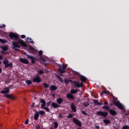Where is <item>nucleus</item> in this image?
Returning <instances> with one entry per match:
<instances>
[{"label": "nucleus", "instance_id": "1", "mask_svg": "<svg viewBox=\"0 0 129 129\" xmlns=\"http://www.w3.org/2000/svg\"><path fill=\"white\" fill-rule=\"evenodd\" d=\"M12 45L13 46L12 49L15 50V51H19V49L21 48V45H22L23 47H27V44L23 40H20L18 41H13L12 42Z\"/></svg>", "mask_w": 129, "mask_h": 129}, {"label": "nucleus", "instance_id": "41", "mask_svg": "<svg viewBox=\"0 0 129 129\" xmlns=\"http://www.w3.org/2000/svg\"><path fill=\"white\" fill-rule=\"evenodd\" d=\"M58 118H59V119H62V118H63V116H62V114L61 113L59 114Z\"/></svg>", "mask_w": 129, "mask_h": 129}, {"label": "nucleus", "instance_id": "27", "mask_svg": "<svg viewBox=\"0 0 129 129\" xmlns=\"http://www.w3.org/2000/svg\"><path fill=\"white\" fill-rule=\"evenodd\" d=\"M80 79L81 82H85V81H86V80H87V79L83 76H82L80 77Z\"/></svg>", "mask_w": 129, "mask_h": 129}, {"label": "nucleus", "instance_id": "49", "mask_svg": "<svg viewBox=\"0 0 129 129\" xmlns=\"http://www.w3.org/2000/svg\"><path fill=\"white\" fill-rule=\"evenodd\" d=\"M21 38L22 39H25L26 38V35H21Z\"/></svg>", "mask_w": 129, "mask_h": 129}, {"label": "nucleus", "instance_id": "58", "mask_svg": "<svg viewBox=\"0 0 129 129\" xmlns=\"http://www.w3.org/2000/svg\"><path fill=\"white\" fill-rule=\"evenodd\" d=\"M1 64H2V61H0V65H1Z\"/></svg>", "mask_w": 129, "mask_h": 129}, {"label": "nucleus", "instance_id": "43", "mask_svg": "<svg viewBox=\"0 0 129 129\" xmlns=\"http://www.w3.org/2000/svg\"><path fill=\"white\" fill-rule=\"evenodd\" d=\"M39 59L41 60V61H43V62H44V63H46V60H45V59H44L42 57H40V58H39Z\"/></svg>", "mask_w": 129, "mask_h": 129}, {"label": "nucleus", "instance_id": "34", "mask_svg": "<svg viewBox=\"0 0 129 129\" xmlns=\"http://www.w3.org/2000/svg\"><path fill=\"white\" fill-rule=\"evenodd\" d=\"M73 116H74V115L73 113H69L68 115V118H72Z\"/></svg>", "mask_w": 129, "mask_h": 129}, {"label": "nucleus", "instance_id": "28", "mask_svg": "<svg viewBox=\"0 0 129 129\" xmlns=\"http://www.w3.org/2000/svg\"><path fill=\"white\" fill-rule=\"evenodd\" d=\"M56 102L58 104H61V103H62V102H63V99H62V98H59L58 99H57L56 100Z\"/></svg>", "mask_w": 129, "mask_h": 129}, {"label": "nucleus", "instance_id": "33", "mask_svg": "<svg viewBox=\"0 0 129 129\" xmlns=\"http://www.w3.org/2000/svg\"><path fill=\"white\" fill-rule=\"evenodd\" d=\"M43 85L44 87V88H48L50 86V85L47 84L46 83H43Z\"/></svg>", "mask_w": 129, "mask_h": 129}, {"label": "nucleus", "instance_id": "37", "mask_svg": "<svg viewBox=\"0 0 129 129\" xmlns=\"http://www.w3.org/2000/svg\"><path fill=\"white\" fill-rule=\"evenodd\" d=\"M122 129H129V126L128 125H123L122 126Z\"/></svg>", "mask_w": 129, "mask_h": 129}, {"label": "nucleus", "instance_id": "40", "mask_svg": "<svg viewBox=\"0 0 129 129\" xmlns=\"http://www.w3.org/2000/svg\"><path fill=\"white\" fill-rule=\"evenodd\" d=\"M83 105H84L85 107H86L89 105V103L88 102L84 103Z\"/></svg>", "mask_w": 129, "mask_h": 129}, {"label": "nucleus", "instance_id": "23", "mask_svg": "<svg viewBox=\"0 0 129 129\" xmlns=\"http://www.w3.org/2000/svg\"><path fill=\"white\" fill-rule=\"evenodd\" d=\"M58 71L61 74H63V73H65L66 72V70H64L63 69H62V68H59L58 69Z\"/></svg>", "mask_w": 129, "mask_h": 129}, {"label": "nucleus", "instance_id": "7", "mask_svg": "<svg viewBox=\"0 0 129 129\" xmlns=\"http://www.w3.org/2000/svg\"><path fill=\"white\" fill-rule=\"evenodd\" d=\"M3 64L5 65V68H8V67H10V68H13V63L10 62L9 63V60L5 58L3 61Z\"/></svg>", "mask_w": 129, "mask_h": 129}, {"label": "nucleus", "instance_id": "56", "mask_svg": "<svg viewBox=\"0 0 129 129\" xmlns=\"http://www.w3.org/2000/svg\"><path fill=\"white\" fill-rule=\"evenodd\" d=\"M34 105H35V103H33V104H32V106H34Z\"/></svg>", "mask_w": 129, "mask_h": 129}, {"label": "nucleus", "instance_id": "55", "mask_svg": "<svg viewBox=\"0 0 129 129\" xmlns=\"http://www.w3.org/2000/svg\"><path fill=\"white\" fill-rule=\"evenodd\" d=\"M52 96H53V97H55V94H52Z\"/></svg>", "mask_w": 129, "mask_h": 129}, {"label": "nucleus", "instance_id": "53", "mask_svg": "<svg viewBox=\"0 0 129 129\" xmlns=\"http://www.w3.org/2000/svg\"><path fill=\"white\" fill-rule=\"evenodd\" d=\"M2 71H3V70H2V68H0V74L1 73H2Z\"/></svg>", "mask_w": 129, "mask_h": 129}, {"label": "nucleus", "instance_id": "36", "mask_svg": "<svg viewBox=\"0 0 129 129\" xmlns=\"http://www.w3.org/2000/svg\"><path fill=\"white\" fill-rule=\"evenodd\" d=\"M30 50H31V51H33V52H35V48H34V47H33L32 46H30L29 47Z\"/></svg>", "mask_w": 129, "mask_h": 129}, {"label": "nucleus", "instance_id": "35", "mask_svg": "<svg viewBox=\"0 0 129 129\" xmlns=\"http://www.w3.org/2000/svg\"><path fill=\"white\" fill-rule=\"evenodd\" d=\"M53 124H54V128H57V127H58V122H53Z\"/></svg>", "mask_w": 129, "mask_h": 129}, {"label": "nucleus", "instance_id": "13", "mask_svg": "<svg viewBox=\"0 0 129 129\" xmlns=\"http://www.w3.org/2000/svg\"><path fill=\"white\" fill-rule=\"evenodd\" d=\"M10 92V88L6 87L4 88V90L1 91L2 94H8Z\"/></svg>", "mask_w": 129, "mask_h": 129}, {"label": "nucleus", "instance_id": "8", "mask_svg": "<svg viewBox=\"0 0 129 129\" xmlns=\"http://www.w3.org/2000/svg\"><path fill=\"white\" fill-rule=\"evenodd\" d=\"M32 81L34 83H40L42 81V79L39 75H36L33 77Z\"/></svg>", "mask_w": 129, "mask_h": 129}, {"label": "nucleus", "instance_id": "48", "mask_svg": "<svg viewBox=\"0 0 129 129\" xmlns=\"http://www.w3.org/2000/svg\"><path fill=\"white\" fill-rule=\"evenodd\" d=\"M29 123V120L27 119L25 122V124H28Z\"/></svg>", "mask_w": 129, "mask_h": 129}, {"label": "nucleus", "instance_id": "18", "mask_svg": "<svg viewBox=\"0 0 129 129\" xmlns=\"http://www.w3.org/2000/svg\"><path fill=\"white\" fill-rule=\"evenodd\" d=\"M93 101L95 106L102 105V103L98 102V100H93Z\"/></svg>", "mask_w": 129, "mask_h": 129}, {"label": "nucleus", "instance_id": "54", "mask_svg": "<svg viewBox=\"0 0 129 129\" xmlns=\"http://www.w3.org/2000/svg\"><path fill=\"white\" fill-rule=\"evenodd\" d=\"M23 54L24 55H26V57H27V55H28V54H27V53H26V52H24Z\"/></svg>", "mask_w": 129, "mask_h": 129}, {"label": "nucleus", "instance_id": "26", "mask_svg": "<svg viewBox=\"0 0 129 129\" xmlns=\"http://www.w3.org/2000/svg\"><path fill=\"white\" fill-rule=\"evenodd\" d=\"M64 83H66V84H69L70 82H71L72 83H74V82H73V81H72V80H67V79L64 80Z\"/></svg>", "mask_w": 129, "mask_h": 129}, {"label": "nucleus", "instance_id": "59", "mask_svg": "<svg viewBox=\"0 0 129 129\" xmlns=\"http://www.w3.org/2000/svg\"><path fill=\"white\" fill-rule=\"evenodd\" d=\"M115 129H119V128H117V127H116Z\"/></svg>", "mask_w": 129, "mask_h": 129}, {"label": "nucleus", "instance_id": "20", "mask_svg": "<svg viewBox=\"0 0 129 129\" xmlns=\"http://www.w3.org/2000/svg\"><path fill=\"white\" fill-rule=\"evenodd\" d=\"M39 116H40L39 112L36 111V113L34 114V120H38V118H39Z\"/></svg>", "mask_w": 129, "mask_h": 129}, {"label": "nucleus", "instance_id": "29", "mask_svg": "<svg viewBox=\"0 0 129 129\" xmlns=\"http://www.w3.org/2000/svg\"><path fill=\"white\" fill-rule=\"evenodd\" d=\"M25 83H26L27 85H31V84H32V81L30 80H26L25 81Z\"/></svg>", "mask_w": 129, "mask_h": 129}, {"label": "nucleus", "instance_id": "50", "mask_svg": "<svg viewBox=\"0 0 129 129\" xmlns=\"http://www.w3.org/2000/svg\"><path fill=\"white\" fill-rule=\"evenodd\" d=\"M104 103L105 105H107L108 104V102H107V101H105V102H104Z\"/></svg>", "mask_w": 129, "mask_h": 129}, {"label": "nucleus", "instance_id": "12", "mask_svg": "<svg viewBox=\"0 0 129 129\" xmlns=\"http://www.w3.org/2000/svg\"><path fill=\"white\" fill-rule=\"evenodd\" d=\"M26 57H27L28 59H30L31 60V63L32 64H35V62L36 61H38L35 58V57L32 56L30 55H26Z\"/></svg>", "mask_w": 129, "mask_h": 129}, {"label": "nucleus", "instance_id": "47", "mask_svg": "<svg viewBox=\"0 0 129 129\" xmlns=\"http://www.w3.org/2000/svg\"><path fill=\"white\" fill-rule=\"evenodd\" d=\"M62 68L63 70L66 69V68H67V67H66V66H65V64H62Z\"/></svg>", "mask_w": 129, "mask_h": 129}, {"label": "nucleus", "instance_id": "6", "mask_svg": "<svg viewBox=\"0 0 129 129\" xmlns=\"http://www.w3.org/2000/svg\"><path fill=\"white\" fill-rule=\"evenodd\" d=\"M9 38L10 40H15L17 41L19 39V35L17 34H15L14 32H10L9 34Z\"/></svg>", "mask_w": 129, "mask_h": 129}, {"label": "nucleus", "instance_id": "2", "mask_svg": "<svg viewBox=\"0 0 129 129\" xmlns=\"http://www.w3.org/2000/svg\"><path fill=\"white\" fill-rule=\"evenodd\" d=\"M113 98V104L115 106H117L119 108V109H121V110H123L124 107L123 105L120 103L119 101H117V98H115L114 96H112Z\"/></svg>", "mask_w": 129, "mask_h": 129}, {"label": "nucleus", "instance_id": "45", "mask_svg": "<svg viewBox=\"0 0 129 129\" xmlns=\"http://www.w3.org/2000/svg\"><path fill=\"white\" fill-rule=\"evenodd\" d=\"M2 28H6V25L5 24H3V25H0V29H2Z\"/></svg>", "mask_w": 129, "mask_h": 129}, {"label": "nucleus", "instance_id": "44", "mask_svg": "<svg viewBox=\"0 0 129 129\" xmlns=\"http://www.w3.org/2000/svg\"><path fill=\"white\" fill-rule=\"evenodd\" d=\"M82 114H84L85 115H87V113H86V112H85V111H82Z\"/></svg>", "mask_w": 129, "mask_h": 129}, {"label": "nucleus", "instance_id": "51", "mask_svg": "<svg viewBox=\"0 0 129 129\" xmlns=\"http://www.w3.org/2000/svg\"><path fill=\"white\" fill-rule=\"evenodd\" d=\"M96 128L97 129H99V125H97L95 126Z\"/></svg>", "mask_w": 129, "mask_h": 129}, {"label": "nucleus", "instance_id": "14", "mask_svg": "<svg viewBox=\"0 0 129 129\" xmlns=\"http://www.w3.org/2000/svg\"><path fill=\"white\" fill-rule=\"evenodd\" d=\"M20 61L21 62V63H24V64H29V63H30L29 60H28V59L26 58H20Z\"/></svg>", "mask_w": 129, "mask_h": 129}, {"label": "nucleus", "instance_id": "22", "mask_svg": "<svg viewBox=\"0 0 129 129\" xmlns=\"http://www.w3.org/2000/svg\"><path fill=\"white\" fill-rule=\"evenodd\" d=\"M28 41H30V43H31V44H35V42H34V41L32 40V38L30 37H27L26 38V41L28 43H30V42H29Z\"/></svg>", "mask_w": 129, "mask_h": 129}, {"label": "nucleus", "instance_id": "5", "mask_svg": "<svg viewBox=\"0 0 129 129\" xmlns=\"http://www.w3.org/2000/svg\"><path fill=\"white\" fill-rule=\"evenodd\" d=\"M78 93V90L77 89H72L71 90V94H68L67 95V98L70 99H74V96L72 94H75Z\"/></svg>", "mask_w": 129, "mask_h": 129}, {"label": "nucleus", "instance_id": "21", "mask_svg": "<svg viewBox=\"0 0 129 129\" xmlns=\"http://www.w3.org/2000/svg\"><path fill=\"white\" fill-rule=\"evenodd\" d=\"M57 88V86L55 85H51L49 87L50 90H52L53 91H55Z\"/></svg>", "mask_w": 129, "mask_h": 129}, {"label": "nucleus", "instance_id": "24", "mask_svg": "<svg viewBox=\"0 0 129 129\" xmlns=\"http://www.w3.org/2000/svg\"><path fill=\"white\" fill-rule=\"evenodd\" d=\"M103 121L104 123H105V125H107V124H109V123H110V120H108L107 119H104Z\"/></svg>", "mask_w": 129, "mask_h": 129}, {"label": "nucleus", "instance_id": "42", "mask_svg": "<svg viewBox=\"0 0 129 129\" xmlns=\"http://www.w3.org/2000/svg\"><path fill=\"white\" fill-rule=\"evenodd\" d=\"M40 56H42L43 55V51L40 50L38 53Z\"/></svg>", "mask_w": 129, "mask_h": 129}, {"label": "nucleus", "instance_id": "25", "mask_svg": "<svg viewBox=\"0 0 129 129\" xmlns=\"http://www.w3.org/2000/svg\"><path fill=\"white\" fill-rule=\"evenodd\" d=\"M55 76L56 77V78H57L58 81L60 82V83H63V79H61V77H60V76H59L57 74H55Z\"/></svg>", "mask_w": 129, "mask_h": 129}, {"label": "nucleus", "instance_id": "39", "mask_svg": "<svg viewBox=\"0 0 129 129\" xmlns=\"http://www.w3.org/2000/svg\"><path fill=\"white\" fill-rule=\"evenodd\" d=\"M38 73H39V74H41V75L44 74V71L43 70H39L38 71Z\"/></svg>", "mask_w": 129, "mask_h": 129}, {"label": "nucleus", "instance_id": "60", "mask_svg": "<svg viewBox=\"0 0 129 129\" xmlns=\"http://www.w3.org/2000/svg\"><path fill=\"white\" fill-rule=\"evenodd\" d=\"M8 104H9V103H10V102H9V101H8Z\"/></svg>", "mask_w": 129, "mask_h": 129}, {"label": "nucleus", "instance_id": "46", "mask_svg": "<svg viewBox=\"0 0 129 129\" xmlns=\"http://www.w3.org/2000/svg\"><path fill=\"white\" fill-rule=\"evenodd\" d=\"M41 128V125H38L36 127V129H40Z\"/></svg>", "mask_w": 129, "mask_h": 129}, {"label": "nucleus", "instance_id": "38", "mask_svg": "<svg viewBox=\"0 0 129 129\" xmlns=\"http://www.w3.org/2000/svg\"><path fill=\"white\" fill-rule=\"evenodd\" d=\"M51 103H52V101H51L47 102L46 106H47V107L50 106Z\"/></svg>", "mask_w": 129, "mask_h": 129}, {"label": "nucleus", "instance_id": "31", "mask_svg": "<svg viewBox=\"0 0 129 129\" xmlns=\"http://www.w3.org/2000/svg\"><path fill=\"white\" fill-rule=\"evenodd\" d=\"M0 43H2V44H6L7 43V40L6 39L0 38Z\"/></svg>", "mask_w": 129, "mask_h": 129}, {"label": "nucleus", "instance_id": "52", "mask_svg": "<svg viewBox=\"0 0 129 129\" xmlns=\"http://www.w3.org/2000/svg\"><path fill=\"white\" fill-rule=\"evenodd\" d=\"M3 55H0V60H2V59H3Z\"/></svg>", "mask_w": 129, "mask_h": 129}, {"label": "nucleus", "instance_id": "17", "mask_svg": "<svg viewBox=\"0 0 129 129\" xmlns=\"http://www.w3.org/2000/svg\"><path fill=\"white\" fill-rule=\"evenodd\" d=\"M71 108L72 110H73L74 112H76V111H77V110L76 109V106H75V104L73 103L71 105Z\"/></svg>", "mask_w": 129, "mask_h": 129}, {"label": "nucleus", "instance_id": "32", "mask_svg": "<svg viewBox=\"0 0 129 129\" xmlns=\"http://www.w3.org/2000/svg\"><path fill=\"white\" fill-rule=\"evenodd\" d=\"M103 93H105V94H110V92L109 91H104L103 93H101V95H102V94H103Z\"/></svg>", "mask_w": 129, "mask_h": 129}, {"label": "nucleus", "instance_id": "3", "mask_svg": "<svg viewBox=\"0 0 129 129\" xmlns=\"http://www.w3.org/2000/svg\"><path fill=\"white\" fill-rule=\"evenodd\" d=\"M102 108L106 109V110H109V112L111 115H113V116H114L115 115H117V112L112 109H109V106L104 105L102 107Z\"/></svg>", "mask_w": 129, "mask_h": 129}, {"label": "nucleus", "instance_id": "4", "mask_svg": "<svg viewBox=\"0 0 129 129\" xmlns=\"http://www.w3.org/2000/svg\"><path fill=\"white\" fill-rule=\"evenodd\" d=\"M40 102L42 103L41 105V108H43L45 109L47 112H50V109L49 108L45 107L46 106V101L43 99L40 98Z\"/></svg>", "mask_w": 129, "mask_h": 129}, {"label": "nucleus", "instance_id": "30", "mask_svg": "<svg viewBox=\"0 0 129 129\" xmlns=\"http://www.w3.org/2000/svg\"><path fill=\"white\" fill-rule=\"evenodd\" d=\"M38 112L39 115H42V116L45 114V113H46V112L43 110H40Z\"/></svg>", "mask_w": 129, "mask_h": 129}, {"label": "nucleus", "instance_id": "10", "mask_svg": "<svg viewBox=\"0 0 129 129\" xmlns=\"http://www.w3.org/2000/svg\"><path fill=\"white\" fill-rule=\"evenodd\" d=\"M73 122L78 125V126H82V124L81 122L79 119H77L76 118H73Z\"/></svg>", "mask_w": 129, "mask_h": 129}, {"label": "nucleus", "instance_id": "19", "mask_svg": "<svg viewBox=\"0 0 129 129\" xmlns=\"http://www.w3.org/2000/svg\"><path fill=\"white\" fill-rule=\"evenodd\" d=\"M5 97L6 98H11V99H15V98L14 96H13L12 95H10V94H6L5 95Z\"/></svg>", "mask_w": 129, "mask_h": 129}, {"label": "nucleus", "instance_id": "57", "mask_svg": "<svg viewBox=\"0 0 129 129\" xmlns=\"http://www.w3.org/2000/svg\"><path fill=\"white\" fill-rule=\"evenodd\" d=\"M77 129H81V128H80V127H79V128H77Z\"/></svg>", "mask_w": 129, "mask_h": 129}, {"label": "nucleus", "instance_id": "16", "mask_svg": "<svg viewBox=\"0 0 129 129\" xmlns=\"http://www.w3.org/2000/svg\"><path fill=\"white\" fill-rule=\"evenodd\" d=\"M51 106H52V107H53V108H57V107H61V105H60L54 102H52Z\"/></svg>", "mask_w": 129, "mask_h": 129}, {"label": "nucleus", "instance_id": "15", "mask_svg": "<svg viewBox=\"0 0 129 129\" xmlns=\"http://www.w3.org/2000/svg\"><path fill=\"white\" fill-rule=\"evenodd\" d=\"M1 48L3 51L2 52L3 54H6V52H6V51H8V50H9V47H8V46H7V45H5V46H1Z\"/></svg>", "mask_w": 129, "mask_h": 129}, {"label": "nucleus", "instance_id": "9", "mask_svg": "<svg viewBox=\"0 0 129 129\" xmlns=\"http://www.w3.org/2000/svg\"><path fill=\"white\" fill-rule=\"evenodd\" d=\"M84 82H82L81 83H79L78 82L75 81L74 82V84L77 88H82V87H83V83H84Z\"/></svg>", "mask_w": 129, "mask_h": 129}, {"label": "nucleus", "instance_id": "11", "mask_svg": "<svg viewBox=\"0 0 129 129\" xmlns=\"http://www.w3.org/2000/svg\"><path fill=\"white\" fill-rule=\"evenodd\" d=\"M97 115H101L103 117H106L108 115V113L107 112H104L102 111H99L97 112Z\"/></svg>", "mask_w": 129, "mask_h": 129}]
</instances>
